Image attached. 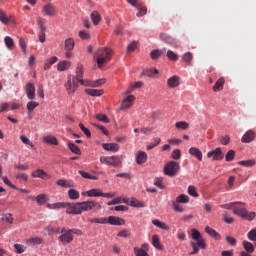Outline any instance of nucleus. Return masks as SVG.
<instances>
[{
    "label": "nucleus",
    "instance_id": "43",
    "mask_svg": "<svg viewBox=\"0 0 256 256\" xmlns=\"http://www.w3.org/2000/svg\"><path fill=\"white\" fill-rule=\"evenodd\" d=\"M235 205H245V203H243V202H230L228 204H221L220 207H221V209L231 210V209H235Z\"/></svg>",
    "mask_w": 256,
    "mask_h": 256
},
{
    "label": "nucleus",
    "instance_id": "13",
    "mask_svg": "<svg viewBox=\"0 0 256 256\" xmlns=\"http://www.w3.org/2000/svg\"><path fill=\"white\" fill-rule=\"evenodd\" d=\"M25 93L27 95V98L30 99V101H33L35 99V84L28 82L25 86Z\"/></svg>",
    "mask_w": 256,
    "mask_h": 256
},
{
    "label": "nucleus",
    "instance_id": "23",
    "mask_svg": "<svg viewBox=\"0 0 256 256\" xmlns=\"http://www.w3.org/2000/svg\"><path fill=\"white\" fill-rule=\"evenodd\" d=\"M102 147L105 151H112V153H117L120 149L119 144L117 143H104L102 144Z\"/></svg>",
    "mask_w": 256,
    "mask_h": 256
},
{
    "label": "nucleus",
    "instance_id": "60",
    "mask_svg": "<svg viewBox=\"0 0 256 256\" xmlns=\"http://www.w3.org/2000/svg\"><path fill=\"white\" fill-rule=\"evenodd\" d=\"M19 46L24 53V55H27V42L25 41L24 38L19 39Z\"/></svg>",
    "mask_w": 256,
    "mask_h": 256
},
{
    "label": "nucleus",
    "instance_id": "5",
    "mask_svg": "<svg viewBox=\"0 0 256 256\" xmlns=\"http://www.w3.org/2000/svg\"><path fill=\"white\" fill-rule=\"evenodd\" d=\"M163 171L164 175L175 177L181 171V165L176 161H170L164 166Z\"/></svg>",
    "mask_w": 256,
    "mask_h": 256
},
{
    "label": "nucleus",
    "instance_id": "2",
    "mask_svg": "<svg viewBox=\"0 0 256 256\" xmlns=\"http://www.w3.org/2000/svg\"><path fill=\"white\" fill-rule=\"evenodd\" d=\"M113 49L109 47H100L94 52V61L98 65V69H101L105 63H109L111 61V57H113Z\"/></svg>",
    "mask_w": 256,
    "mask_h": 256
},
{
    "label": "nucleus",
    "instance_id": "49",
    "mask_svg": "<svg viewBox=\"0 0 256 256\" xmlns=\"http://www.w3.org/2000/svg\"><path fill=\"white\" fill-rule=\"evenodd\" d=\"M67 145L72 153H75V155H81V149H79V147L77 145H75L71 142H69Z\"/></svg>",
    "mask_w": 256,
    "mask_h": 256
},
{
    "label": "nucleus",
    "instance_id": "63",
    "mask_svg": "<svg viewBox=\"0 0 256 256\" xmlns=\"http://www.w3.org/2000/svg\"><path fill=\"white\" fill-rule=\"evenodd\" d=\"M188 194L191 195V197H199L197 189L193 185L188 186Z\"/></svg>",
    "mask_w": 256,
    "mask_h": 256
},
{
    "label": "nucleus",
    "instance_id": "54",
    "mask_svg": "<svg viewBox=\"0 0 256 256\" xmlns=\"http://www.w3.org/2000/svg\"><path fill=\"white\" fill-rule=\"evenodd\" d=\"M166 57H167L170 61H179V55H177V53L173 52L172 50H168V51H167Z\"/></svg>",
    "mask_w": 256,
    "mask_h": 256
},
{
    "label": "nucleus",
    "instance_id": "26",
    "mask_svg": "<svg viewBox=\"0 0 256 256\" xmlns=\"http://www.w3.org/2000/svg\"><path fill=\"white\" fill-rule=\"evenodd\" d=\"M242 247L245 250L244 253H248V254L255 253V245H253V243L247 240H244L242 242Z\"/></svg>",
    "mask_w": 256,
    "mask_h": 256
},
{
    "label": "nucleus",
    "instance_id": "24",
    "mask_svg": "<svg viewBox=\"0 0 256 256\" xmlns=\"http://www.w3.org/2000/svg\"><path fill=\"white\" fill-rule=\"evenodd\" d=\"M160 39L164 41V43H168V45H176L177 39L173 38L172 36H169V34L161 33Z\"/></svg>",
    "mask_w": 256,
    "mask_h": 256
},
{
    "label": "nucleus",
    "instance_id": "1",
    "mask_svg": "<svg viewBox=\"0 0 256 256\" xmlns=\"http://www.w3.org/2000/svg\"><path fill=\"white\" fill-rule=\"evenodd\" d=\"M65 205L67 215H81V213L91 211L92 209L96 211L101 209V204L95 201H83L78 203L65 202Z\"/></svg>",
    "mask_w": 256,
    "mask_h": 256
},
{
    "label": "nucleus",
    "instance_id": "9",
    "mask_svg": "<svg viewBox=\"0 0 256 256\" xmlns=\"http://www.w3.org/2000/svg\"><path fill=\"white\" fill-rule=\"evenodd\" d=\"M208 159H213V161H223V150L221 148H215L207 153Z\"/></svg>",
    "mask_w": 256,
    "mask_h": 256
},
{
    "label": "nucleus",
    "instance_id": "25",
    "mask_svg": "<svg viewBox=\"0 0 256 256\" xmlns=\"http://www.w3.org/2000/svg\"><path fill=\"white\" fill-rule=\"evenodd\" d=\"M82 195H86L88 197H101L103 195V191L99 188H94L82 193Z\"/></svg>",
    "mask_w": 256,
    "mask_h": 256
},
{
    "label": "nucleus",
    "instance_id": "31",
    "mask_svg": "<svg viewBox=\"0 0 256 256\" xmlns=\"http://www.w3.org/2000/svg\"><path fill=\"white\" fill-rule=\"evenodd\" d=\"M85 93L87 95H90V97H101V95H103L104 91L103 90H99V89H85Z\"/></svg>",
    "mask_w": 256,
    "mask_h": 256
},
{
    "label": "nucleus",
    "instance_id": "51",
    "mask_svg": "<svg viewBox=\"0 0 256 256\" xmlns=\"http://www.w3.org/2000/svg\"><path fill=\"white\" fill-rule=\"evenodd\" d=\"M182 59L185 63H187V65H191L193 61V54L191 52H186L183 54Z\"/></svg>",
    "mask_w": 256,
    "mask_h": 256
},
{
    "label": "nucleus",
    "instance_id": "7",
    "mask_svg": "<svg viewBox=\"0 0 256 256\" xmlns=\"http://www.w3.org/2000/svg\"><path fill=\"white\" fill-rule=\"evenodd\" d=\"M233 213L234 215H238V217H242V219H245L246 221H253L256 217V213L249 212L247 208H237L234 206Z\"/></svg>",
    "mask_w": 256,
    "mask_h": 256
},
{
    "label": "nucleus",
    "instance_id": "42",
    "mask_svg": "<svg viewBox=\"0 0 256 256\" xmlns=\"http://www.w3.org/2000/svg\"><path fill=\"white\" fill-rule=\"evenodd\" d=\"M56 185H58L59 187H64L65 189H69L73 187V184L65 179H59L56 182Z\"/></svg>",
    "mask_w": 256,
    "mask_h": 256
},
{
    "label": "nucleus",
    "instance_id": "61",
    "mask_svg": "<svg viewBox=\"0 0 256 256\" xmlns=\"http://www.w3.org/2000/svg\"><path fill=\"white\" fill-rule=\"evenodd\" d=\"M235 159V151L229 150L225 155V161L231 162Z\"/></svg>",
    "mask_w": 256,
    "mask_h": 256
},
{
    "label": "nucleus",
    "instance_id": "59",
    "mask_svg": "<svg viewBox=\"0 0 256 256\" xmlns=\"http://www.w3.org/2000/svg\"><path fill=\"white\" fill-rule=\"evenodd\" d=\"M161 55H163V50L156 49L150 52L151 59L153 60L159 59Z\"/></svg>",
    "mask_w": 256,
    "mask_h": 256
},
{
    "label": "nucleus",
    "instance_id": "37",
    "mask_svg": "<svg viewBox=\"0 0 256 256\" xmlns=\"http://www.w3.org/2000/svg\"><path fill=\"white\" fill-rule=\"evenodd\" d=\"M67 205L65 202H58V203H53V204H47V209H52V210H59V209H65Z\"/></svg>",
    "mask_w": 256,
    "mask_h": 256
},
{
    "label": "nucleus",
    "instance_id": "47",
    "mask_svg": "<svg viewBox=\"0 0 256 256\" xmlns=\"http://www.w3.org/2000/svg\"><path fill=\"white\" fill-rule=\"evenodd\" d=\"M176 129H181L182 131H187L189 129V123L185 121H179L175 123Z\"/></svg>",
    "mask_w": 256,
    "mask_h": 256
},
{
    "label": "nucleus",
    "instance_id": "6",
    "mask_svg": "<svg viewBox=\"0 0 256 256\" xmlns=\"http://www.w3.org/2000/svg\"><path fill=\"white\" fill-rule=\"evenodd\" d=\"M56 233H61V235L58 237L59 243L61 245H69V243H72L74 237L71 234V230H67L65 228H62L61 230H57Z\"/></svg>",
    "mask_w": 256,
    "mask_h": 256
},
{
    "label": "nucleus",
    "instance_id": "19",
    "mask_svg": "<svg viewBox=\"0 0 256 256\" xmlns=\"http://www.w3.org/2000/svg\"><path fill=\"white\" fill-rule=\"evenodd\" d=\"M75 74L76 75L72 78L76 79L77 81H79L80 79H83V75H85V68L80 62L76 66Z\"/></svg>",
    "mask_w": 256,
    "mask_h": 256
},
{
    "label": "nucleus",
    "instance_id": "14",
    "mask_svg": "<svg viewBox=\"0 0 256 256\" xmlns=\"http://www.w3.org/2000/svg\"><path fill=\"white\" fill-rule=\"evenodd\" d=\"M27 199H29L30 201L36 200V203H38L39 205H45V203H47V201H49V195L39 194L36 198H35V196H28Z\"/></svg>",
    "mask_w": 256,
    "mask_h": 256
},
{
    "label": "nucleus",
    "instance_id": "44",
    "mask_svg": "<svg viewBox=\"0 0 256 256\" xmlns=\"http://www.w3.org/2000/svg\"><path fill=\"white\" fill-rule=\"evenodd\" d=\"M68 197L72 201H76V199H79V197H80L79 191H77L75 189L68 190Z\"/></svg>",
    "mask_w": 256,
    "mask_h": 256
},
{
    "label": "nucleus",
    "instance_id": "32",
    "mask_svg": "<svg viewBox=\"0 0 256 256\" xmlns=\"http://www.w3.org/2000/svg\"><path fill=\"white\" fill-rule=\"evenodd\" d=\"M119 203L129 204V198L116 197L113 200L109 201L107 205H119Z\"/></svg>",
    "mask_w": 256,
    "mask_h": 256
},
{
    "label": "nucleus",
    "instance_id": "62",
    "mask_svg": "<svg viewBox=\"0 0 256 256\" xmlns=\"http://www.w3.org/2000/svg\"><path fill=\"white\" fill-rule=\"evenodd\" d=\"M78 83L82 84L83 87H93V81L91 80H87V79L85 80L83 78H80L78 80Z\"/></svg>",
    "mask_w": 256,
    "mask_h": 256
},
{
    "label": "nucleus",
    "instance_id": "22",
    "mask_svg": "<svg viewBox=\"0 0 256 256\" xmlns=\"http://www.w3.org/2000/svg\"><path fill=\"white\" fill-rule=\"evenodd\" d=\"M108 225H116V226L125 225V220L117 216H109Z\"/></svg>",
    "mask_w": 256,
    "mask_h": 256
},
{
    "label": "nucleus",
    "instance_id": "20",
    "mask_svg": "<svg viewBox=\"0 0 256 256\" xmlns=\"http://www.w3.org/2000/svg\"><path fill=\"white\" fill-rule=\"evenodd\" d=\"M188 153H190V155H192V157H195L197 160L203 161V152H201L199 148L191 147L188 150Z\"/></svg>",
    "mask_w": 256,
    "mask_h": 256
},
{
    "label": "nucleus",
    "instance_id": "46",
    "mask_svg": "<svg viewBox=\"0 0 256 256\" xmlns=\"http://www.w3.org/2000/svg\"><path fill=\"white\" fill-rule=\"evenodd\" d=\"M45 23H46L45 18H43V17H38L37 18V25H38L41 32L47 31V26H45Z\"/></svg>",
    "mask_w": 256,
    "mask_h": 256
},
{
    "label": "nucleus",
    "instance_id": "21",
    "mask_svg": "<svg viewBox=\"0 0 256 256\" xmlns=\"http://www.w3.org/2000/svg\"><path fill=\"white\" fill-rule=\"evenodd\" d=\"M43 143H46V145H59V140H57V137L53 135H47L42 138Z\"/></svg>",
    "mask_w": 256,
    "mask_h": 256
},
{
    "label": "nucleus",
    "instance_id": "3",
    "mask_svg": "<svg viewBox=\"0 0 256 256\" xmlns=\"http://www.w3.org/2000/svg\"><path fill=\"white\" fill-rule=\"evenodd\" d=\"M191 237L194 241H190V245L193 249V251L190 253V255H197L199 253V249H206L207 244L205 243V240L201 236V232L197 229L191 230Z\"/></svg>",
    "mask_w": 256,
    "mask_h": 256
},
{
    "label": "nucleus",
    "instance_id": "27",
    "mask_svg": "<svg viewBox=\"0 0 256 256\" xmlns=\"http://www.w3.org/2000/svg\"><path fill=\"white\" fill-rule=\"evenodd\" d=\"M71 61H67V60H63V61H60L58 64H57V70L58 71H68V69H71Z\"/></svg>",
    "mask_w": 256,
    "mask_h": 256
},
{
    "label": "nucleus",
    "instance_id": "48",
    "mask_svg": "<svg viewBox=\"0 0 256 256\" xmlns=\"http://www.w3.org/2000/svg\"><path fill=\"white\" fill-rule=\"evenodd\" d=\"M172 207L177 213H184L185 211V208H183V206H181L176 200L172 201Z\"/></svg>",
    "mask_w": 256,
    "mask_h": 256
},
{
    "label": "nucleus",
    "instance_id": "33",
    "mask_svg": "<svg viewBox=\"0 0 256 256\" xmlns=\"http://www.w3.org/2000/svg\"><path fill=\"white\" fill-rule=\"evenodd\" d=\"M152 245L155 247V249H158V251H163V245L161 244V241L159 240V236L153 235L152 236Z\"/></svg>",
    "mask_w": 256,
    "mask_h": 256
},
{
    "label": "nucleus",
    "instance_id": "18",
    "mask_svg": "<svg viewBox=\"0 0 256 256\" xmlns=\"http://www.w3.org/2000/svg\"><path fill=\"white\" fill-rule=\"evenodd\" d=\"M255 132L253 130H248L245 132V134L242 136V143H251L252 141H255Z\"/></svg>",
    "mask_w": 256,
    "mask_h": 256
},
{
    "label": "nucleus",
    "instance_id": "36",
    "mask_svg": "<svg viewBox=\"0 0 256 256\" xmlns=\"http://www.w3.org/2000/svg\"><path fill=\"white\" fill-rule=\"evenodd\" d=\"M4 43L9 51H13V48L15 47V41L11 36H6L4 38Z\"/></svg>",
    "mask_w": 256,
    "mask_h": 256
},
{
    "label": "nucleus",
    "instance_id": "12",
    "mask_svg": "<svg viewBox=\"0 0 256 256\" xmlns=\"http://www.w3.org/2000/svg\"><path fill=\"white\" fill-rule=\"evenodd\" d=\"M133 101H135V96L134 95H129L125 99L122 100L120 110L125 111V109H129L133 107Z\"/></svg>",
    "mask_w": 256,
    "mask_h": 256
},
{
    "label": "nucleus",
    "instance_id": "16",
    "mask_svg": "<svg viewBox=\"0 0 256 256\" xmlns=\"http://www.w3.org/2000/svg\"><path fill=\"white\" fill-rule=\"evenodd\" d=\"M0 21L1 23H3V25H9V23H11V25H15V18L13 16H7V14H5V12L0 10Z\"/></svg>",
    "mask_w": 256,
    "mask_h": 256
},
{
    "label": "nucleus",
    "instance_id": "56",
    "mask_svg": "<svg viewBox=\"0 0 256 256\" xmlns=\"http://www.w3.org/2000/svg\"><path fill=\"white\" fill-rule=\"evenodd\" d=\"M20 140L22 141V143H24V145H28L29 147H31V149H35V144H33V142L26 136L21 135Z\"/></svg>",
    "mask_w": 256,
    "mask_h": 256
},
{
    "label": "nucleus",
    "instance_id": "30",
    "mask_svg": "<svg viewBox=\"0 0 256 256\" xmlns=\"http://www.w3.org/2000/svg\"><path fill=\"white\" fill-rule=\"evenodd\" d=\"M64 49L65 51H73V49H75V39L67 38L64 41Z\"/></svg>",
    "mask_w": 256,
    "mask_h": 256
},
{
    "label": "nucleus",
    "instance_id": "34",
    "mask_svg": "<svg viewBox=\"0 0 256 256\" xmlns=\"http://www.w3.org/2000/svg\"><path fill=\"white\" fill-rule=\"evenodd\" d=\"M142 75L145 77H153V75H159V70L157 68H148L143 70Z\"/></svg>",
    "mask_w": 256,
    "mask_h": 256
},
{
    "label": "nucleus",
    "instance_id": "57",
    "mask_svg": "<svg viewBox=\"0 0 256 256\" xmlns=\"http://www.w3.org/2000/svg\"><path fill=\"white\" fill-rule=\"evenodd\" d=\"M255 163V160H242L238 162V165H241L242 167H253Z\"/></svg>",
    "mask_w": 256,
    "mask_h": 256
},
{
    "label": "nucleus",
    "instance_id": "15",
    "mask_svg": "<svg viewBox=\"0 0 256 256\" xmlns=\"http://www.w3.org/2000/svg\"><path fill=\"white\" fill-rule=\"evenodd\" d=\"M31 177L34 179H50L51 176L43 169H37L31 173Z\"/></svg>",
    "mask_w": 256,
    "mask_h": 256
},
{
    "label": "nucleus",
    "instance_id": "11",
    "mask_svg": "<svg viewBox=\"0 0 256 256\" xmlns=\"http://www.w3.org/2000/svg\"><path fill=\"white\" fill-rule=\"evenodd\" d=\"M149 156L147 152L139 150L135 153V161L137 165H145V162L148 161Z\"/></svg>",
    "mask_w": 256,
    "mask_h": 256
},
{
    "label": "nucleus",
    "instance_id": "64",
    "mask_svg": "<svg viewBox=\"0 0 256 256\" xmlns=\"http://www.w3.org/2000/svg\"><path fill=\"white\" fill-rule=\"evenodd\" d=\"M247 238L249 241H256V228H253L247 233Z\"/></svg>",
    "mask_w": 256,
    "mask_h": 256
},
{
    "label": "nucleus",
    "instance_id": "29",
    "mask_svg": "<svg viewBox=\"0 0 256 256\" xmlns=\"http://www.w3.org/2000/svg\"><path fill=\"white\" fill-rule=\"evenodd\" d=\"M57 61H59V58H57V56H52L48 60H46V62L44 63V71H49V69H51V66L55 65Z\"/></svg>",
    "mask_w": 256,
    "mask_h": 256
},
{
    "label": "nucleus",
    "instance_id": "8",
    "mask_svg": "<svg viewBox=\"0 0 256 256\" xmlns=\"http://www.w3.org/2000/svg\"><path fill=\"white\" fill-rule=\"evenodd\" d=\"M64 87L68 93V95H73L75 91H77L79 87V81L77 78H73L71 76H68L66 83L64 84Z\"/></svg>",
    "mask_w": 256,
    "mask_h": 256
},
{
    "label": "nucleus",
    "instance_id": "41",
    "mask_svg": "<svg viewBox=\"0 0 256 256\" xmlns=\"http://www.w3.org/2000/svg\"><path fill=\"white\" fill-rule=\"evenodd\" d=\"M91 20L94 25H99L101 21V14H99L97 11H93L91 13Z\"/></svg>",
    "mask_w": 256,
    "mask_h": 256
},
{
    "label": "nucleus",
    "instance_id": "50",
    "mask_svg": "<svg viewBox=\"0 0 256 256\" xmlns=\"http://www.w3.org/2000/svg\"><path fill=\"white\" fill-rule=\"evenodd\" d=\"M27 243H30V245H41V243H43V238L32 237L27 240Z\"/></svg>",
    "mask_w": 256,
    "mask_h": 256
},
{
    "label": "nucleus",
    "instance_id": "10",
    "mask_svg": "<svg viewBox=\"0 0 256 256\" xmlns=\"http://www.w3.org/2000/svg\"><path fill=\"white\" fill-rule=\"evenodd\" d=\"M42 12L47 17H55V15H57V6L52 3H48L43 6Z\"/></svg>",
    "mask_w": 256,
    "mask_h": 256
},
{
    "label": "nucleus",
    "instance_id": "35",
    "mask_svg": "<svg viewBox=\"0 0 256 256\" xmlns=\"http://www.w3.org/2000/svg\"><path fill=\"white\" fill-rule=\"evenodd\" d=\"M128 205H130V207H135V208H143L145 207V203L137 200L136 198H131V200H128Z\"/></svg>",
    "mask_w": 256,
    "mask_h": 256
},
{
    "label": "nucleus",
    "instance_id": "17",
    "mask_svg": "<svg viewBox=\"0 0 256 256\" xmlns=\"http://www.w3.org/2000/svg\"><path fill=\"white\" fill-rule=\"evenodd\" d=\"M180 81H181V78L177 75H174L167 80V85L169 89H175L176 87H179Z\"/></svg>",
    "mask_w": 256,
    "mask_h": 256
},
{
    "label": "nucleus",
    "instance_id": "28",
    "mask_svg": "<svg viewBox=\"0 0 256 256\" xmlns=\"http://www.w3.org/2000/svg\"><path fill=\"white\" fill-rule=\"evenodd\" d=\"M224 85H225V78L222 77L216 81L212 89L215 93H219V91H223Z\"/></svg>",
    "mask_w": 256,
    "mask_h": 256
},
{
    "label": "nucleus",
    "instance_id": "58",
    "mask_svg": "<svg viewBox=\"0 0 256 256\" xmlns=\"http://www.w3.org/2000/svg\"><path fill=\"white\" fill-rule=\"evenodd\" d=\"M137 45H139V42L137 41H132L130 44H128L126 51L127 53H133V51H135V49H137Z\"/></svg>",
    "mask_w": 256,
    "mask_h": 256
},
{
    "label": "nucleus",
    "instance_id": "55",
    "mask_svg": "<svg viewBox=\"0 0 256 256\" xmlns=\"http://www.w3.org/2000/svg\"><path fill=\"white\" fill-rule=\"evenodd\" d=\"M177 203H183V204H187L189 203V196L185 195V194H180L176 200Z\"/></svg>",
    "mask_w": 256,
    "mask_h": 256
},
{
    "label": "nucleus",
    "instance_id": "53",
    "mask_svg": "<svg viewBox=\"0 0 256 256\" xmlns=\"http://www.w3.org/2000/svg\"><path fill=\"white\" fill-rule=\"evenodd\" d=\"M38 105H39V102L29 101L26 105L27 111H29V113H33V111H35V109H37Z\"/></svg>",
    "mask_w": 256,
    "mask_h": 256
},
{
    "label": "nucleus",
    "instance_id": "45",
    "mask_svg": "<svg viewBox=\"0 0 256 256\" xmlns=\"http://www.w3.org/2000/svg\"><path fill=\"white\" fill-rule=\"evenodd\" d=\"M95 119H97V121H100L101 123H110L111 121L109 120V117H107V115L103 113L95 114Z\"/></svg>",
    "mask_w": 256,
    "mask_h": 256
},
{
    "label": "nucleus",
    "instance_id": "38",
    "mask_svg": "<svg viewBox=\"0 0 256 256\" xmlns=\"http://www.w3.org/2000/svg\"><path fill=\"white\" fill-rule=\"evenodd\" d=\"M152 224H154L155 227H158V229H162L163 231H169V226H167L165 222L155 219L152 220Z\"/></svg>",
    "mask_w": 256,
    "mask_h": 256
},
{
    "label": "nucleus",
    "instance_id": "40",
    "mask_svg": "<svg viewBox=\"0 0 256 256\" xmlns=\"http://www.w3.org/2000/svg\"><path fill=\"white\" fill-rule=\"evenodd\" d=\"M205 233L210 235V237H214L215 239H221V236L219 235V233H217V231H215L213 228L209 226L205 227Z\"/></svg>",
    "mask_w": 256,
    "mask_h": 256
},
{
    "label": "nucleus",
    "instance_id": "4",
    "mask_svg": "<svg viewBox=\"0 0 256 256\" xmlns=\"http://www.w3.org/2000/svg\"><path fill=\"white\" fill-rule=\"evenodd\" d=\"M101 165H110L111 167H119L123 163V156H101Z\"/></svg>",
    "mask_w": 256,
    "mask_h": 256
},
{
    "label": "nucleus",
    "instance_id": "52",
    "mask_svg": "<svg viewBox=\"0 0 256 256\" xmlns=\"http://www.w3.org/2000/svg\"><path fill=\"white\" fill-rule=\"evenodd\" d=\"M2 221H5L9 225H13V221H14L13 214L11 213L2 214Z\"/></svg>",
    "mask_w": 256,
    "mask_h": 256
},
{
    "label": "nucleus",
    "instance_id": "39",
    "mask_svg": "<svg viewBox=\"0 0 256 256\" xmlns=\"http://www.w3.org/2000/svg\"><path fill=\"white\" fill-rule=\"evenodd\" d=\"M78 173L83 177V179H90L92 181H97L99 179L97 176L91 175L89 172H85L83 170H79Z\"/></svg>",
    "mask_w": 256,
    "mask_h": 256
}]
</instances>
